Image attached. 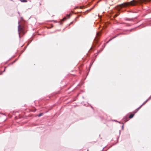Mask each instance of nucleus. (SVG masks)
I'll use <instances>...</instances> for the list:
<instances>
[{"mask_svg":"<svg viewBox=\"0 0 151 151\" xmlns=\"http://www.w3.org/2000/svg\"><path fill=\"white\" fill-rule=\"evenodd\" d=\"M132 20V19H129V18H126V20H127V21H131Z\"/></svg>","mask_w":151,"mask_h":151,"instance_id":"7","label":"nucleus"},{"mask_svg":"<svg viewBox=\"0 0 151 151\" xmlns=\"http://www.w3.org/2000/svg\"><path fill=\"white\" fill-rule=\"evenodd\" d=\"M99 34L98 33H97V36H99Z\"/></svg>","mask_w":151,"mask_h":151,"instance_id":"12","label":"nucleus"},{"mask_svg":"<svg viewBox=\"0 0 151 151\" xmlns=\"http://www.w3.org/2000/svg\"><path fill=\"white\" fill-rule=\"evenodd\" d=\"M19 25L18 26V31L19 37H20V34L21 33H23V29L22 27H21L19 24L20 22H18Z\"/></svg>","mask_w":151,"mask_h":151,"instance_id":"2","label":"nucleus"},{"mask_svg":"<svg viewBox=\"0 0 151 151\" xmlns=\"http://www.w3.org/2000/svg\"><path fill=\"white\" fill-rule=\"evenodd\" d=\"M43 113H41L40 114L38 115L39 117H40L41 116H42L43 115Z\"/></svg>","mask_w":151,"mask_h":151,"instance_id":"6","label":"nucleus"},{"mask_svg":"<svg viewBox=\"0 0 151 151\" xmlns=\"http://www.w3.org/2000/svg\"><path fill=\"white\" fill-rule=\"evenodd\" d=\"M5 71V69H4V71H3V72H4V71Z\"/></svg>","mask_w":151,"mask_h":151,"instance_id":"14","label":"nucleus"},{"mask_svg":"<svg viewBox=\"0 0 151 151\" xmlns=\"http://www.w3.org/2000/svg\"><path fill=\"white\" fill-rule=\"evenodd\" d=\"M111 40V39H110V40H109V41Z\"/></svg>","mask_w":151,"mask_h":151,"instance_id":"17","label":"nucleus"},{"mask_svg":"<svg viewBox=\"0 0 151 151\" xmlns=\"http://www.w3.org/2000/svg\"><path fill=\"white\" fill-rule=\"evenodd\" d=\"M67 19V18L66 17H65L63 18V19H62V21H63L64 20H65L66 19Z\"/></svg>","mask_w":151,"mask_h":151,"instance_id":"10","label":"nucleus"},{"mask_svg":"<svg viewBox=\"0 0 151 151\" xmlns=\"http://www.w3.org/2000/svg\"><path fill=\"white\" fill-rule=\"evenodd\" d=\"M119 14H115L114 16V17H116L117 16L119 15Z\"/></svg>","mask_w":151,"mask_h":151,"instance_id":"9","label":"nucleus"},{"mask_svg":"<svg viewBox=\"0 0 151 151\" xmlns=\"http://www.w3.org/2000/svg\"><path fill=\"white\" fill-rule=\"evenodd\" d=\"M148 1H151V0H148Z\"/></svg>","mask_w":151,"mask_h":151,"instance_id":"15","label":"nucleus"},{"mask_svg":"<svg viewBox=\"0 0 151 151\" xmlns=\"http://www.w3.org/2000/svg\"><path fill=\"white\" fill-rule=\"evenodd\" d=\"M67 16L68 17V18H69L70 16V14H67Z\"/></svg>","mask_w":151,"mask_h":151,"instance_id":"11","label":"nucleus"},{"mask_svg":"<svg viewBox=\"0 0 151 151\" xmlns=\"http://www.w3.org/2000/svg\"><path fill=\"white\" fill-rule=\"evenodd\" d=\"M142 106L143 105H141L139 107H138L137 108V110H139Z\"/></svg>","mask_w":151,"mask_h":151,"instance_id":"8","label":"nucleus"},{"mask_svg":"<svg viewBox=\"0 0 151 151\" xmlns=\"http://www.w3.org/2000/svg\"><path fill=\"white\" fill-rule=\"evenodd\" d=\"M18 13L19 14V12H18Z\"/></svg>","mask_w":151,"mask_h":151,"instance_id":"16","label":"nucleus"},{"mask_svg":"<svg viewBox=\"0 0 151 151\" xmlns=\"http://www.w3.org/2000/svg\"><path fill=\"white\" fill-rule=\"evenodd\" d=\"M151 99V96L149 98L147 99L142 104V105H143L145 104L146 102L149 100H150Z\"/></svg>","mask_w":151,"mask_h":151,"instance_id":"3","label":"nucleus"},{"mask_svg":"<svg viewBox=\"0 0 151 151\" xmlns=\"http://www.w3.org/2000/svg\"><path fill=\"white\" fill-rule=\"evenodd\" d=\"M134 115V114H131L129 116V118H130V119L132 118L133 117Z\"/></svg>","mask_w":151,"mask_h":151,"instance_id":"4","label":"nucleus"},{"mask_svg":"<svg viewBox=\"0 0 151 151\" xmlns=\"http://www.w3.org/2000/svg\"><path fill=\"white\" fill-rule=\"evenodd\" d=\"M137 3V1L135 0H133L129 2H126L120 4L119 6V8L121 9L123 7L135 6Z\"/></svg>","mask_w":151,"mask_h":151,"instance_id":"1","label":"nucleus"},{"mask_svg":"<svg viewBox=\"0 0 151 151\" xmlns=\"http://www.w3.org/2000/svg\"><path fill=\"white\" fill-rule=\"evenodd\" d=\"M123 125L122 126V129H123Z\"/></svg>","mask_w":151,"mask_h":151,"instance_id":"13","label":"nucleus"},{"mask_svg":"<svg viewBox=\"0 0 151 151\" xmlns=\"http://www.w3.org/2000/svg\"><path fill=\"white\" fill-rule=\"evenodd\" d=\"M22 2H27V0H20Z\"/></svg>","mask_w":151,"mask_h":151,"instance_id":"5","label":"nucleus"}]
</instances>
